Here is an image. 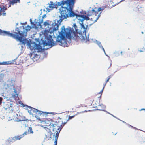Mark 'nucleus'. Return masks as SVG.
Wrapping results in <instances>:
<instances>
[{
  "instance_id": "29",
  "label": "nucleus",
  "mask_w": 145,
  "mask_h": 145,
  "mask_svg": "<svg viewBox=\"0 0 145 145\" xmlns=\"http://www.w3.org/2000/svg\"><path fill=\"white\" fill-rule=\"evenodd\" d=\"M46 137L47 138V137ZM51 138V136L50 135V137H47V138H48V139H49V138Z\"/></svg>"
},
{
  "instance_id": "27",
  "label": "nucleus",
  "mask_w": 145,
  "mask_h": 145,
  "mask_svg": "<svg viewBox=\"0 0 145 145\" xmlns=\"http://www.w3.org/2000/svg\"><path fill=\"white\" fill-rule=\"evenodd\" d=\"M138 10L139 11H142V8L141 7L138 8Z\"/></svg>"
},
{
  "instance_id": "30",
  "label": "nucleus",
  "mask_w": 145,
  "mask_h": 145,
  "mask_svg": "<svg viewBox=\"0 0 145 145\" xmlns=\"http://www.w3.org/2000/svg\"><path fill=\"white\" fill-rule=\"evenodd\" d=\"M125 0H122L121 1H120L119 3H120V2H122L123 1H125Z\"/></svg>"
},
{
  "instance_id": "34",
  "label": "nucleus",
  "mask_w": 145,
  "mask_h": 145,
  "mask_svg": "<svg viewBox=\"0 0 145 145\" xmlns=\"http://www.w3.org/2000/svg\"><path fill=\"white\" fill-rule=\"evenodd\" d=\"M142 33L143 34V32H142Z\"/></svg>"
},
{
  "instance_id": "16",
  "label": "nucleus",
  "mask_w": 145,
  "mask_h": 145,
  "mask_svg": "<svg viewBox=\"0 0 145 145\" xmlns=\"http://www.w3.org/2000/svg\"><path fill=\"white\" fill-rule=\"evenodd\" d=\"M82 112H78L76 114L72 116H69L68 118L66 120V121L65 122H63V125H65L67 122L69 120L73 118H74L78 114H79V113H80Z\"/></svg>"
},
{
  "instance_id": "28",
  "label": "nucleus",
  "mask_w": 145,
  "mask_h": 145,
  "mask_svg": "<svg viewBox=\"0 0 145 145\" xmlns=\"http://www.w3.org/2000/svg\"><path fill=\"white\" fill-rule=\"evenodd\" d=\"M130 125V127H132V128H134V129H136V128L135 127H133V126H131V125Z\"/></svg>"
},
{
  "instance_id": "26",
  "label": "nucleus",
  "mask_w": 145,
  "mask_h": 145,
  "mask_svg": "<svg viewBox=\"0 0 145 145\" xmlns=\"http://www.w3.org/2000/svg\"><path fill=\"white\" fill-rule=\"evenodd\" d=\"M73 26H74V28L76 29L77 28V27L76 25V24L75 23H74L73 24Z\"/></svg>"
},
{
  "instance_id": "13",
  "label": "nucleus",
  "mask_w": 145,
  "mask_h": 145,
  "mask_svg": "<svg viewBox=\"0 0 145 145\" xmlns=\"http://www.w3.org/2000/svg\"><path fill=\"white\" fill-rule=\"evenodd\" d=\"M93 107L99 110L104 111L105 108V106L103 105H99L97 106H95Z\"/></svg>"
},
{
  "instance_id": "32",
  "label": "nucleus",
  "mask_w": 145,
  "mask_h": 145,
  "mask_svg": "<svg viewBox=\"0 0 145 145\" xmlns=\"http://www.w3.org/2000/svg\"><path fill=\"white\" fill-rule=\"evenodd\" d=\"M145 110V109H142L141 110Z\"/></svg>"
},
{
  "instance_id": "19",
  "label": "nucleus",
  "mask_w": 145,
  "mask_h": 145,
  "mask_svg": "<svg viewBox=\"0 0 145 145\" xmlns=\"http://www.w3.org/2000/svg\"><path fill=\"white\" fill-rule=\"evenodd\" d=\"M58 134L57 135V133H56V135L55 136V141L54 142V143H55V145H57V140L58 139Z\"/></svg>"
},
{
  "instance_id": "20",
  "label": "nucleus",
  "mask_w": 145,
  "mask_h": 145,
  "mask_svg": "<svg viewBox=\"0 0 145 145\" xmlns=\"http://www.w3.org/2000/svg\"><path fill=\"white\" fill-rule=\"evenodd\" d=\"M107 83H106V82L104 84V86H103V89H102L101 91L99 93V94H100V96L99 97H101V96L102 95V93L103 92V90L104 89V88H105V86H106V84Z\"/></svg>"
},
{
  "instance_id": "1",
  "label": "nucleus",
  "mask_w": 145,
  "mask_h": 145,
  "mask_svg": "<svg viewBox=\"0 0 145 145\" xmlns=\"http://www.w3.org/2000/svg\"><path fill=\"white\" fill-rule=\"evenodd\" d=\"M72 37L76 40L78 41L80 40L82 41L85 40V38L81 33H76L71 28H65L64 26L62 27L61 31L59 32V35L57 36L56 41H54L52 39V36L50 35L49 37L47 38V44L51 47L59 43V45L65 47L67 44L66 38L71 39Z\"/></svg>"
},
{
  "instance_id": "14",
  "label": "nucleus",
  "mask_w": 145,
  "mask_h": 145,
  "mask_svg": "<svg viewBox=\"0 0 145 145\" xmlns=\"http://www.w3.org/2000/svg\"><path fill=\"white\" fill-rule=\"evenodd\" d=\"M54 24H53L52 25L53 31H55L58 30L59 25L60 24V23L59 24L55 23L54 25Z\"/></svg>"
},
{
  "instance_id": "10",
  "label": "nucleus",
  "mask_w": 145,
  "mask_h": 145,
  "mask_svg": "<svg viewBox=\"0 0 145 145\" xmlns=\"http://www.w3.org/2000/svg\"><path fill=\"white\" fill-rule=\"evenodd\" d=\"M43 18L44 17L43 16L42 18L41 19H39V20L35 19L33 22H31V23L33 27L37 28L39 26H40V27H41L42 25L41 24L43 22Z\"/></svg>"
},
{
  "instance_id": "4",
  "label": "nucleus",
  "mask_w": 145,
  "mask_h": 145,
  "mask_svg": "<svg viewBox=\"0 0 145 145\" xmlns=\"http://www.w3.org/2000/svg\"><path fill=\"white\" fill-rule=\"evenodd\" d=\"M75 2V0H74L71 6V10H70L67 18H73L76 17V18L77 19L82 22L85 20H88L90 19V18L89 17V16H87H87L84 15H79L77 13H75L73 11Z\"/></svg>"
},
{
  "instance_id": "21",
  "label": "nucleus",
  "mask_w": 145,
  "mask_h": 145,
  "mask_svg": "<svg viewBox=\"0 0 145 145\" xmlns=\"http://www.w3.org/2000/svg\"><path fill=\"white\" fill-rule=\"evenodd\" d=\"M43 25H44L45 26H48L50 25L49 24L48 21H47L44 22L43 24Z\"/></svg>"
},
{
  "instance_id": "23",
  "label": "nucleus",
  "mask_w": 145,
  "mask_h": 145,
  "mask_svg": "<svg viewBox=\"0 0 145 145\" xmlns=\"http://www.w3.org/2000/svg\"><path fill=\"white\" fill-rule=\"evenodd\" d=\"M18 95L17 94H15L12 95V97L16 99L17 98H18Z\"/></svg>"
},
{
  "instance_id": "12",
  "label": "nucleus",
  "mask_w": 145,
  "mask_h": 145,
  "mask_svg": "<svg viewBox=\"0 0 145 145\" xmlns=\"http://www.w3.org/2000/svg\"><path fill=\"white\" fill-rule=\"evenodd\" d=\"M13 104L8 102L4 103L3 108L5 110L10 109L13 106Z\"/></svg>"
},
{
  "instance_id": "22",
  "label": "nucleus",
  "mask_w": 145,
  "mask_h": 145,
  "mask_svg": "<svg viewBox=\"0 0 145 145\" xmlns=\"http://www.w3.org/2000/svg\"><path fill=\"white\" fill-rule=\"evenodd\" d=\"M98 46H99L100 48H102V50H103V51H104V52H105V50L104 48H103V47L102 46V45H101V42H99L98 43Z\"/></svg>"
},
{
  "instance_id": "25",
  "label": "nucleus",
  "mask_w": 145,
  "mask_h": 145,
  "mask_svg": "<svg viewBox=\"0 0 145 145\" xmlns=\"http://www.w3.org/2000/svg\"><path fill=\"white\" fill-rule=\"evenodd\" d=\"M3 98L1 97H0V105H1L2 103Z\"/></svg>"
},
{
  "instance_id": "3",
  "label": "nucleus",
  "mask_w": 145,
  "mask_h": 145,
  "mask_svg": "<svg viewBox=\"0 0 145 145\" xmlns=\"http://www.w3.org/2000/svg\"><path fill=\"white\" fill-rule=\"evenodd\" d=\"M74 0H62L60 2H58L57 4L50 1L49 3L48 7L49 10H52L53 9H57L58 6H61L62 9L61 12V15L59 16L60 20L61 22L63 20L66 19L67 17L70 10H71V6Z\"/></svg>"
},
{
  "instance_id": "35",
  "label": "nucleus",
  "mask_w": 145,
  "mask_h": 145,
  "mask_svg": "<svg viewBox=\"0 0 145 145\" xmlns=\"http://www.w3.org/2000/svg\"><path fill=\"white\" fill-rule=\"evenodd\" d=\"M57 22H58L59 21H57Z\"/></svg>"
},
{
  "instance_id": "11",
  "label": "nucleus",
  "mask_w": 145,
  "mask_h": 145,
  "mask_svg": "<svg viewBox=\"0 0 145 145\" xmlns=\"http://www.w3.org/2000/svg\"><path fill=\"white\" fill-rule=\"evenodd\" d=\"M43 124H45V125H43V127L46 129L49 130V128H51V126L53 125V123L54 121H52L51 120H48V119H46L44 121H43L42 122Z\"/></svg>"
},
{
  "instance_id": "33",
  "label": "nucleus",
  "mask_w": 145,
  "mask_h": 145,
  "mask_svg": "<svg viewBox=\"0 0 145 145\" xmlns=\"http://www.w3.org/2000/svg\"><path fill=\"white\" fill-rule=\"evenodd\" d=\"M50 29H51V28H50L49 29V31L50 30Z\"/></svg>"
},
{
  "instance_id": "5",
  "label": "nucleus",
  "mask_w": 145,
  "mask_h": 145,
  "mask_svg": "<svg viewBox=\"0 0 145 145\" xmlns=\"http://www.w3.org/2000/svg\"><path fill=\"white\" fill-rule=\"evenodd\" d=\"M104 10L103 8L100 7L97 9L96 8L94 9H92L91 11H89L87 14V16H91L90 18V19L93 22H95L97 21L99 18L100 16V12L97 15L98 12L101 11H103Z\"/></svg>"
},
{
  "instance_id": "18",
  "label": "nucleus",
  "mask_w": 145,
  "mask_h": 145,
  "mask_svg": "<svg viewBox=\"0 0 145 145\" xmlns=\"http://www.w3.org/2000/svg\"><path fill=\"white\" fill-rule=\"evenodd\" d=\"M12 63L11 61H7L3 62H0V65H9L11 64Z\"/></svg>"
},
{
  "instance_id": "15",
  "label": "nucleus",
  "mask_w": 145,
  "mask_h": 145,
  "mask_svg": "<svg viewBox=\"0 0 145 145\" xmlns=\"http://www.w3.org/2000/svg\"><path fill=\"white\" fill-rule=\"evenodd\" d=\"M20 0H9V5L8 7L11 6V5H13L14 4H16L17 3H20Z\"/></svg>"
},
{
  "instance_id": "7",
  "label": "nucleus",
  "mask_w": 145,
  "mask_h": 145,
  "mask_svg": "<svg viewBox=\"0 0 145 145\" xmlns=\"http://www.w3.org/2000/svg\"><path fill=\"white\" fill-rule=\"evenodd\" d=\"M64 125H63V122L60 119V120L58 121V123L57 122L56 123H54V122L53 125L51 126V128H52L53 131H55L57 132L56 130H58L59 132Z\"/></svg>"
},
{
  "instance_id": "2",
  "label": "nucleus",
  "mask_w": 145,
  "mask_h": 145,
  "mask_svg": "<svg viewBox=\"0 0 145 145\" xmlns=\"http://www.w3.org/2000/svg\"><path fill=\"white\" fill-rule=\"evenodd\" d=\"M31 28L30 26L28 25L25 27L26 31H25L24 26H21L16 28V31L17 32H14V34L10 33L6 31H3L0 29V35H7L12 37L17 40L19 41L25 45L29 42L28 41L24 38V36L26 35L27 32L30 31Z\"/></svg>"
},
{
  "instance_id": "17",
  "label": "nucleus",
  "mask_w": 145,
  "mask_h": 145,
  "mask_svg": "<svg viewBox=\"0 0 145 145\" xmlns=\"http://www.w3.org/2000/svg\"><path fill=\"white\" fill-rule=\"evenodd\" d=\"M112 65V62L111 61H109L107 62L105 64V67L106 69H108Z\"/></svg>"
},
{
  "instance_id": "24",
  "label": "nucleus",
  "mask_w": 145,
  "mask_h": 145,
  "mask_svg": "<svg viewBox=\"0 0 145 145\" xmlns=\"http://www.w3.org/2000/svg\"><path fill=\"white\" fill-rule=\"evenodd\" d=\"M111 76H109L108 77V78L106 81V83H107V82L109 81V79L111 78Z\"/></svg>"
},
{
  "instance_id": "6",
  "label": "nucleus",
  "mask_w": 145,
  "mask_h": 145,
  "mask_svg": "<svg viewBox=\"0 0 145 145\" xmlns=\"http://www.w3.org/2000/svg\"><path fill=\"white\" fill-rule=\"evenodd\" d=\"M29 129H28L27 132H25L22 134L20 135L14 136L8 139L6 141V144H10L11 143L14 142L18 140H20L25 135H27V134H33V132L32 131V128L29 127Z\"/></svg>"
},
{
  "instance_id": "31",
  "label": "nucleus",
  "mask_w": 145,
  "mask_h": 145,
  "mask_svg": "<svg viewBox=\"0 0 145 145\" xmlns=\"http://www.w3.org/2000/svg\"><path fill=\"white\" fill-rule=\"evenodd\" d=\"M121 55H122V51H121Z\"/></svg>"
},
{
  "instance_id": "9",
  "label": "nucleus",
  "mask_w": 145,
  "mask_h": 145,
  "mask_svg": "<svg viewBox=\"0 0 145 145\" xmlns=\"http://www.w3.org/2000/svg\"><path fill=\"white\" fill-rule=\"evenodd\" d=\"M30 50L33 52H36V50H39L40 49V46L35 43V42L31 43L29 45Z\"/></svg>"
},
{
  "instance_id": "8",
  "label": "nucleus",
  "mask_w": 145,
  "mask_h": 145,
  "mask_svg": "<svg viewBox=\"0 0 145 145\" xmlns=\"http://www.w3.org/2000/svg\"><path fill=\"white\" fill-rule=\"evenodd\" d=\"M28 112L29 113L30 115H32L33 116L34 113H38V114H39L40 115L42 114L43 113H45L46 114H49L48 112H44L41 111H39L37 109H35L34 108L31 107L30 106H29L28 108L27 109Z\"/></svg>"
}]
</instances>
